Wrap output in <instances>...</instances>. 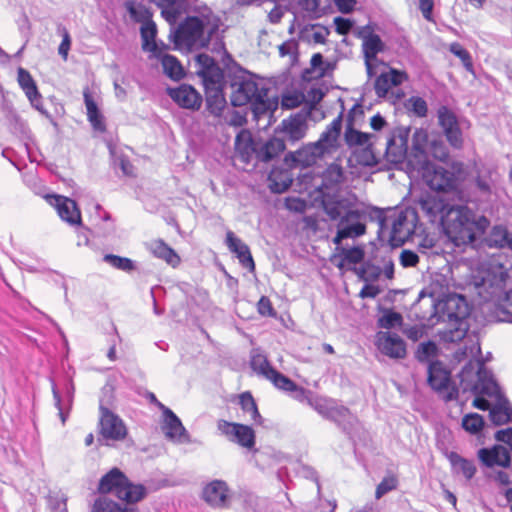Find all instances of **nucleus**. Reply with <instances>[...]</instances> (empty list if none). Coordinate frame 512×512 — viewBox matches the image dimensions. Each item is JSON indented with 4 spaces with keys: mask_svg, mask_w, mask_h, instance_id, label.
<instances>
[{
    "mask_svg": "<svg viewBox=\"0 0 512 512\" xmlns=\"http://www.w3.org/2000/svg\"><path fill=\"white\" fill-rule=\"evenodd\" d=\"M460 384H497L496 379L480 360H470L459 373Z\"/></svg>",
    "mask_w": 512,
    "mask_h": 512,
    "instance_id": "obj_15",
    "label": "nucleus"
},
{
    "mask_svg": "<svg viewBox=\"0 0 512 512\" xmlns=\"http://www.w3.org/2000/svg\"><path fill=\"white\" fill-rule=\"evenodd\" d=\"M297 50V43L294 40L284 42L279 46V54L281 57L293 56Z\"/></svg>",
    "mask_w": 512,
    "mask_h": 512,
    "instance_id": "obj_64",
    "label": "nucleus"
},
{
    "mask_svg": "<svg viewBox=\"0 0 512 512\" xmlns=\"http://www.w3.org/2000/svg\"><path fill=\"white\" fill-rule=\"evenodd\" d=\"M169 96L180 107L185 109H199L202 103L200 94L192 86L186 84L169 89Z\"/></svg>",
    "mask_w": 512,
    "mask_h": 512,
    "instance_id": "obj_22",
    "label": "nucleus"
},
{
    "mask_svg": "<svg viewBox=\"0 0 512 512\" xmlns=\"http://www.w3.org/2000/svg\"><path fill=\"white\" fill-rule=\"evenodd\" d=\"M51 198H53L54 202L52 204L56 207L58 215L62 220L71 225L81 222V214L74 200L58 195H54Z\"/></svg>",
    "mask_w": 512,
    "mask_h": 512,
    "instance_id": "obj_29",
    "label": "nucleus"
},
{
    "mask_svg": "<svg viewBox=\"0 0 512 512\" xmlns=\"http://www.w3.org/2000/svg\"><path fill=\"white\" fill-rule=\"evenodd\" d=\"M151 251L156 257L165 260L173 267L180 263L179 256L162 240L154 241L151 244Z\"/></svg>",
    "mask_w": 512,
    "mask_h": 512,
    "instance_id": "obj_45",
    "label": "nucleus"
},
{
    "mask_svg": "<svg viewBox=\"0 0 512 512\" xmlns=\"http://www.w3.org/2000/svg\"><path fill=\"white\" fill-rule=\"evenodd\" d=\"M18 83L32 106L40 110L41 95L38 92L36 83L30 73L21 67L18 69Z\"/></svg>",
    "mask_w": 512,
    "mask_h": 512,
    "instance_id": "obj_34",
    "label": "nucleus"
},
{
    "mask_svg": "<svg viewBox=\"0 0 512 512\" xmlns=\"http://www.w3.org/2000/svg\"><path fill=\"white\" fill-rule=\"evenodd\" d=\"M379 228L381 231L391 226L390 237L394 242H405L414 232L419 221L417 211L411 207L401 210L393 216L380 217Z\"/></svg>",
    "mask_w": 512,
    "mask_h": 512,
    "instance_id": "obj_7",
    "label": "nucleus"
},
{
    "mask_svg": "<svg viewBox=\"0 0 512 512\" xmlns=\"http://www.w3.org/2000/svg\"><path fill=\"white\" fill-rule=\"evenodd\" d=\"M402 320L401 314L393 311H387L379 318L378 324L381 328L390 329L401 325Z\"/></svg>",
    "mask_w": 512,
    "mask_h": 512,
    "instance_id": "obj_56",
    "label": "nucleus"
},
{
    "mask_svg": "<svg viewBox=\"0 0 512 512\" xmlns=\"http://www.w3.org/2000/svg\"><path fill=\"white\" fill-rule=\"evenodd\" d=\"M281 127L285 138L294 144L303 139L307 133V117L303 114H296L288 119H284Z\"/></svg>",
    "mask_w": 512,
    "mask_h": 512,
    "instance_id": "obj_25",
    "label": "nucleus"
},
{
    "mask_svg": "<svg viewBox=\"0 0 512 512\" xmlns=\"http://www.w3.org/2000/svg\"><path fill=\"white\" fill-rule=\"evenodd\" d=\"M399 262L404 268L415 267L419 262V255L415 251L404 249L400 253Z\"/></svg>",
    "mask_w": 512,
    "mask_h": 512,
    "instance_id": "obj_60",
    "label": "nucleus"
},
{
    "mask_svg": "<svg viewBox=\"0 0 512 512\" xmlns=\"http://www.w3.org/2000/svg\"><path fill=\"white\" fill-rule=\"evenodd\" d=\"M423 154L426 159L431 155L433 158L445 162L449 158V150L446 144L439 137L430 138L427 133V144L423 147Z\"/></svg>",
    "mask_w": 512,
    "mask_h": 512,
    "instance_id": "obj_39",
    "label": "nucleus"
},
{
    "mask_svg": "<svg viewBox=\"0 0 512 512\" xmlns=\"http://www.w3.org/2000/svg\"><path fill=\"white\" fill-rule=\"evenodd\" d=\"M431 304L434 307V316L438 321L447 323L441 332L445 342H459L465 338L468 331L467 317L470 308L464 296L449 291L448 279L436 275L430 285Z\"/></svg>",
    "mask_w": 512,
    "mask_h": 512,
    "instance_id": "obj_2",
    "label": "nucleus"
},
{
    "mask_svg": "<svg viewBox=\"0 0 512 512\" xmlns=\"http://www.w3.org/2000/svg\"><path fill=\"white\" fill-rule=\"evenodd\" d=\"M360 37L363 41L362 51L364 54L367 75L369 78H372L376 74L374 69L377 62V54L384 51L385 44L379 35L372 32H361Z\"/></svg>",
    "mask_w": 512,
    "mask_h": 512,
    "instance_id": "obj_16",
    "label": "nucleus"
},
{
    "mask_svg": "<svg viewBox=\"0 0 512 512\" xmlns=\"http://www.w3.org/2000/svg\"><path fill=\"white\" fill-rule=\"evenodd\" d=\"M446 457L449 460V462L452 466V469L456 473L463 474V476L467 480H470L474 477V475L477 471V468H476L473 460L466 459V458L460 456L455 451H450V452L446 453Z\"/></svg>",
    "mask_w": 512,
    "mask_h": 512,
    "instance_id": "obj_35",
    "label": "nucleus"
},
{
    "mask_svg": "<svg viewBox=\"0 0 512 512\" xmlns=\"http://www.w3.org/2000/svg\"><path fill=\"white\" fill-rule=\"evenodd\" d=\"M437 396L448 403L453 400H457L459 396V386H430Z\"/></svg>",
    "mask_w": 512,
    "mask_h": 512,
    "instance_id": "obj_54",
    "label": "nucleus"
},
{
    "mask_svg": "<svg viewBox=\"0 0 512 512\" xmlns=\"http://www.w3.org/2000/svg\"><path fill=\"white\" fill-rule=\"evenodd\" d=\"M99 437L98 442L103 440L121 441L127 435V428L123 420L100 401Z\"/></svg>",
    "mask_w": 512,
    "mask_h": 512,
    "instance_id": "obj_9",
    "label": "nucleus"
},
{
    "mask_svg": "<svg viewBox=\"0 0 512 512\" xmlns=\"http://www.w3.org/2000/svg\"><path fill=\"white\" fill-rule=\"evenodd\" d=\"M213 85L215 86L213 88L207 87L206 104L208 110L218 116L224 109L226 100L220 85L216 82H213Z\"/></svg>",
    "mask_w": 512,
    "mask_h": 512,
    "instance_id": "obj_40",
    "label": "nucleus"
},
{
    "mask_svg": "<svg viewBox=\"0 0 512 512\" xmlns=\"http://www.w3.org/2000/svg\"><path fill=\"white\" fill-rule=\"evenodd\" d=\"M126 474L119 468H112L109 472L104 474L99 480L97 491L102 495L114 493L118 496V491L121 490L124 481H126Z\"/></svg>",
    "mask_w": 512,
    "mask_h": 512,
    "instance_id": "obj_30",
    "label": "nucleus"
},
{
    "mask_svg": "<svg viewBox=\"0 0 512 512\" xmlns=\"http://www.w3.org/2000/svg\"><path fill=\"white\" fill-rule=\"evenodd\" d=\"M428 384H451L450 370L440 361H429Z\"/></svg>",
    "mask_w": 512,
    "mask_h": 512,
    "instance_id": "obj_41",
    "label": "nucleus"
},
{
    "mask_svg": "<svg viewBox=\"0 0 512 512\" xmlns=\"http://www.w3.org/2000/svg\"><path fill=\"white\" fill-rule=\"evenodd\" d=\"M285 149V142L283 139L273 137L266 142L259 139L257 160L262 162H269L278 157Z\"/></svg>",
    "mask_w": 512,
    "mask_h": 512,
    "instance_id": "obj_33",
    "label": "nucleus"
},
{
    "mask_svg": "<svg viewBox=\"0 0 512 512\" xmlns=\"http://www.w3.org/2000/svg\"><path fill=\"white\" fill-rule=\"evenodd\" d=\"M341 254L343 255L344 261L350 264H358L362 262L364 258V251L360 247H353L349 249L342 248Z\"/></svg>",
    "mask_w": 512,
    "mask_h": 512,
    "instance_id": "obj_59",
    "label": "nucleus"
},
{
    "mask_svg": "<svg viewBox=\"0 0 512 512\" xmlns=\"http://www.w3.org/2000/svg\"><path fill=\"white\" fill-rule=\"evenodd\" d=\"M487 244L489 247L512 251V234L505 226H494L487 237Z\"/></svg>",
    "mask_w": 512,
    "mask_h": 512,
    "instance_id": "obj_37",
    "label": "nucleus"
},
{
    "mask_svg": "<svg viewBox=\"0 0 512 512\" xmlns=\"http://www.w3.org/2000/svg\"><path fill=\"white\" fill-rule=\"evenodd\" d=\"M376 136L371 133H364L353 128L352 124L347 125L344 132L345 143L350 147H364L365 160H361V163L365 165H373L376 163L375 156L373 155V146Z\"/></svg>",
    "mask_w": 512,
    "mask_h": 512,
    "instance_id": "obj_13",
    "label": "nucleus"
},
{
    "mask_svg": "<svg viewBox=\"0 0 512 512\" xmlns=\"http://www.w3.org/2000/svg\"><path fill=\"white\" fill-rule=\"evenodd\" d=\"M329 421L333 422L349 439L353 438L359 426L357 416L342 404L334 411L333 418H330Z\"/></svg>",
    "mask_w": 512,
    "mask_h": 512,
    "instance_id": "obj_23",
    "label": "nucleus"
},
{
    "mask_svg": "<svg viewBox=\"0 0 512 512\" xmlns=\"http://www.w3.org/2000/svg\"><path fill=\"white\" fill-rule=\"evenodd\" d=\"M406 108L418 117H426L428 113L427 102L419 96H412L406 102Z\"/></svg>",
    "mask_w": 512,
    "mask_h": 512,
    "instance_id": "obj_53",
    "label": "nucleus"
},
{
    "mask_svg": "<svg viewBox=\"0 0 512 512\" xmlns=\"http://www.w3.org/2000/svg\"><path fill=\"white\" fill-rule=\"evenodd\" d=\"M341 128L342 116L339 115L326 127L320 138L313 142L309 149H314L317 151L316 153L323 155L337 149Z\"/></svg>",
    "mask_w": 512,
    "mask_h": 512,
    "instance_id": "obj_18",
    "label": "nucleus"
},
{
    "mask_svg": "<svg viewBox=\"0 0 512 512\" xmlns=\"http://www.w3.org/2000/svg\"><path fill=\"white\" fill-rule=\"evenodd\" d=\"M323 206L332 220L341 219L349 211L345 200H333L326 195H323Z\"/></svg>",
    "mask_w": 512,
    "mask_h": 512,
    "instance_id": "obj_47",
    "label": "nucleus"
},
{
    "mask_svg": "<svg viewBox=\"0 0 512 512\" xmlns=\"http://www.w3.org/2000/svg\"><path fill=\"white\" fill-rule=\"evenodd\" d=\"M258 312L262 316H274L275 311L273 309L270 299L266 296H262L257 303Z\"/></svg>",
    "mask_w": 512,
    "mask_h": 512,
    "instance_id": "obj_61",
    "label": "nucleus"
},
{
    "mask_svg": "<svg viewBox=\"0 0 512 512\" xmlns=\"http://www.w3.org/2000/svg\"><path fill=\"white\" fill-rule=\"evenodd\" d=\"M159 58L161 59L163 71L168 77L174 80H180L184 77V69L176 57L169 54L163 55L162 52Z\"/></svg>",
    "mask_w": 512,
    "mask_h": 512,
    "instance_id": "obj_44",
    "label": "nucleus"
},
{
    "mask_svg": "<svg viewBox=\"0 0 512 512\" xmlns=\"http://www.w3.org/2000/svg\"><path fill=\"white\" fill-rule=\"evenodd\" d=\"M468 391L481 394L486 399H494L495 403L501 402V398H507L502 386H464L463 393Z\"/></svg>",
    "mask_w": 512,
    "mask_h": 512,
    "instance_id": "obj_48",
    "label": "nucleus"
},
{
    "mask_svg": "<svg viewBox=\"0 0 512 512\" xmlns=\"http://www.w3.org/2000/svg\"><path fill=\"white\" fill-rule=\"evenodd\" d=\"M478 458L488 468L494 466L508 468L511 465V456L508 449L500 444H495L491 448L479 449Z\"/></svg>",
    "mask_w": 512,
    "mask_h": 512,
    "instance_id": "obj_20",
    "label": "nucleus"
},
{
    "mask_svg": "<svg viewBox=\"0 0 512 512\" xmlns=\"http://www.w3.org/2000/svg\"><path fill=\"white\" fill-rule=\"evenodd\" d=\"M408 80V75L404 71L390 68L387 72H382L375 80L374 89L379 98H385L391 88L401 85Z\"/></svg>",
    "mask_w": 512,
    "mask_h": 512,
    "instance_id": "obj_21",
    "label": "nucleus"
},
{
    "mask_svg": "<svg viewBox=\"0 0 512 512\" xmlns=\"http://www.w3.org/2000/svg\"><path fill=\"white\" fill-rule=\"evenodd\" d=\"M438 125L449 145L456 150L464 147V137L456 114L447 106L437 110Z\"/></svg>",
    "mask_w": 512,
    "mask_h": 512,
    "instance_id": "obj_10",
    "label": "nucleus"
},
{
    "mask_svg": "<svg viewBox=\"0 0 512 512\" xmlns=\"http://www.w3.org/2000/svg\"><path fill=\"white\" fill-rule=\"evenodd\" d=\"M288 397L312 407L319 415L328 420L333 418L334 411L341 405L337 400L320 396L305 389L304 386H276Z\"/></svg>",
    "mask_w": 512,
    "mask_h": 512,
    "instance_id": "obj_6",
    "label": "nucleus"
},
{
    "mask_svg": "<svg viewBox=\"0 0 512 512\" xmlns=\"http://www.w3.org/2000/svg\"><path fill=\"white\" fill-rule=\"evenodd\" d=\"M156 25L153 21L147 22L141 26L142 48L144 51L151 52L154 57H160L166 46L159 45L156 38Z\"/></svg>",
    "mask_w": 512,
    "mask_h": 512,
    "instance_id": "obj_32",
    "label": "nucleus"
},
{
    "mask_svg": "<svg viewBox=\"0 0 512 512\" xmlns=\"http://www.w3.org/2000/svg\"><path fill=\"white\" fill-rule=\"evenodd\" d=\"M449 51L461 60L466 71L474 74V66L471 54L460 43H451L449 45Z\"/></svg>",
    "mask_w": 512,
    "mask_h": 512,
    "instance_id": "obj_51",
    "label": "nucleus"
},
{
    "mask_svg": "<svg viewBox=\"0 0 512 512\" xmlns=\"http://www.w3.org/2000/svg\"><path fill=\"white\" fill-rule=\"evenodd\" d=\"M91 512H140L135 506L124 505L116 502L106 496H100L95 499Z\"/></svg>",
    "mask_w": 512,
    "mask_h": 512,
    "instance_id": "obj_36",
    "label": "nucleus"
},
{
    "mask_svg": "<svg viewBox=\"0 0 512 512\" xmlns=\"http://www.w3.org/2000/svg\"><path fill=\"white\" fill-rule=\"evenodd\" d=\"M202 499L212 508H229L231 504L230 489L224 480H213L202 490Z\"/></svg>",
    "mask_w": 512,
    "mask_h": 512,
    "instance_id": "obj_12",
    "label": "nucleus"
},
{
    "mask_svg": "<svg viewBox=\"0 0 512 512\" xmlns=\"http://www.w3.org/2000/svg\"><path fill=\"white\" fill-rule=\"evenodd\" d=\"M125 8L130 15V18L135 21L145 24L152 21V13L150 10L141 2L135 0H129L125 2Z\"/></svg>",
    "mask_w": 512,
    "mask_h": 512,
    "instance_id": "obj_43",
    "label": "nucleus"
},
{
    "mask_svg": "<svg viewBox=\"0 0 512 512\" xmlns=\"http://www.w3.org/2000/svg\"><path fill=\"white\" fill-rule=\"evenodd\" d=\"M413 210L417 217H424L430 223H437L447 237L456 245H466L474 239L475 223L470 210L465 206H450L434 193H422L415 201Z\"/></svg>",
    "mask_w": 512,
    "mask_h": 512,
    "instance_id": "obj_1",
    "label": "nucleus"
},
{
    "mask_svg": "<svg viewBox=\"0 0 512 512\" xmlns=\"http://www.w3.org/2000/svg\"><path fill=\"white\" fill-rule=\"evenodd\" d=\"M84 102L87 110V117L95 130L104 131L105 124L103 116L98 110L97 104L93 100L88 90L84 91Z\"/></svg>",
    "mask_w": 512,
    "mask_h": 512,
    "instance_id": "obj_42",
    "label": "nucleus"
},
{
    "mask_svg": "<svg viewBox=\"0 0 512 512\" xmlns=\"http://www.w3.org/2000/svg\"><path fill=\"white\" fill-rule=\"evenodd\" d=\"M360 214L358 211H348L339 221L338 230L333 242L339 246L343 239L355 238L363 235L366 227L359 221Z\"/></svg>",
    "mask_w": 512,
    "mask_h": 512,
    "instance_id": "obj_17",
    "label": "nucleus"
},
{
    "mask_svg": "<svg viewBox=\"0 0 512 512\" xmlns=\"http://www.w3.org/2000/svg\"><path fill=\"white\" fill-rule=\"evenodd\" d=\"M343 177V172L341 167L338 165H330L323 175V180L326 188H328L331 185L338 184L341 182Z\"/></svg>",
    "mask_w": 512,
    "mask_h": 512,
    "instance_id": "obj_55",
    "label": "nucleus"
},
{
    "mask_svg": "<svg viewBox=\"0 0 512 512\" xmlns=\"http://www.w3.org/2000/svg\"><path fill=\"white\" fill-rule=\"evenodd\" d=\"M380 351L391 358H403L406 354L404 340L397 334L381 333L378 337Z\"/></svg>",
    "mask_w": 512,
    "mask_h": 512,
    "instance_id": "obj_27",
    "label": "nucleus"
},
{
    "mask_svg": "<svg viewBox=\"0 0 512 512\" xmlns=\"http://www.w3.org/2000/svg\"><path fill=\"white\" fill-rule=\"evenodd\" d=\"M218 430L231 442L237 443L238 445L247 449H252L256 443L255 432L251 426L229 422L226 420H219L217 423Z\"/></svg>",
    "mask_w": 512,
    "mask_h": 512,
    "instance_id": "obj_11",
    "label": "nucleus"
},
{
    "mask_svg": "<svg viewBox=\"0 0 512 512\" xmlns=\"http://www.w3.org/2000/svg\"><path fill=\"white\" fill-rule=\"evenodd\" d=\"M147 488L143 484H135L126 477L122 488L118 491L117 498L123 501L124 505L136 504L147 496Z\"/></svg>",
    "mask_w": 512,
    "mask_h": 512,
    "instance_id": "obj_31",
    "label": "nucleus"
},
{
    "mask_svg": "<svg viewBox=\"0 0 512 512\" xmlns=\"http://www.w3.org/2000/svg\"><path fill=\"white\" fill-rule=\"evenodd\" d=\"M484 425V418L478 413H469L462 418V428L473 435L481 432Z\"/></svg>",
    "mask_w": 512,
    "mask_h": 512,
    "instance_id": "obj_50",
    "label": "nucleus"
},
{
    "mask_svg": "<svg viewBox=\"0 0 512 512\" xmlns=\"http://www.w3.org/2000/svg\"><path fill=\"white\" fill-rule=\"evenodd\" d=\"M417 253L427 257L439 255L438 247L432 238L425 237L417 244Z\"/></svg>",
    "mask_w": 512,
    "mask_h": 512,
    "instance_id": "obj_57",
    "label": "nucleus"
},
{
    "mask_svg": "<svg viewBox=\"0 0 512 512\" xmlns=\"http://www.w3.org/2000/svg\"><path fill=\"white\" fill-rule=\"evenodd\" d=\"M410 127H396L386 137L384 158L391 164H401L408 156Z\"/></svg>",
    "mask_w": 512,
    "mask_h": 512,
    "instance_id": "obj_8",
    "label": "nucleus"
},
{
    "mask_svg": "<svg viewBox=\"0 0 512 512\" xmlns=\"http://www.w3.org/2000/svg\"><path fill=\"white\" fill-rule=\"evenodd\" d=\"M54 406L58 410V415L65 425L69 418L75 396V386H52Z\"/></svg>",
    "mask_w": 512,
    "mask_h": 512,
    "instance_id": "obj_19",
    "label": "nucleus"
},
{
    "mask_svg": "<svg viewBox=\"0 0 512 512\" xmlns=\"http://www.w3.org/2000/svg\"><path fill=\"white\" fill-rule=\"evenodd\" d=\"M61 35H62V41L59 45L58 52L63 57V59L66 60L67 56H68V52L71 47V38H70L69 32L65 28H62Z\"/></svg>",
    "mask_w": 512,
    "mask_h": 512,
    "instance_id": "obj_62",
    "label": "nucleus"
},
{
    "mask_svg": "<svg viewBox=\"0 0 512 512\" xmlns=\"http://www.w3.org/2000/svg\"><path fill=\"white\" fill-rule=\"evenodd\" d=\"M103 260L118 270L129 272L134 269L133 261L126 257H121L114 254H106L103 257Z\"/></svg>",
    "mask_w": 512,
    "mask_h": 512,
    "instance_id": "obj_52",
    "label": "nucleus"
},
{
    "mask_svg": "<svg viewBox=\"0 0 512 512\" xmlns=\"http://www.w3.org/2000/svg\"><path fill=\"white\" fill-rule=\"evenodd\" d=\"M509 400L501 398V402L495 403L489 411V419L494 426H501L509 423Z\"/></svg>",
    "mask_w": 512,
    "mask_h": 512,
    "instance_id": "obj_46",
    "label": "nucleus"
},
{
    "mask_svg": "<svg viewBox=\"0 0 512 512\" xmlns=\"http://www.w3.org/2000/svg\"><path fill=\"white\" fill-rule=\"evenodd\" d=\"M427 144V129L417 128L412 135V147L410 151V163L421 174L425 183L435 191L449 192L456 188L457 178L455 174L442 167L433 164L423 154V147Z\"/></svg>",
    "mask_w": 512,
    "mask_h": 512,
    "instance_id": "obj_3",
    "label": "nucleus"
},
{
    "mask_svg": "<svg viewBox=\"0 0 512 512\" xmlns=\"http://www.w3.org/2000/svg\"><path fill=\"white\" fill-rule=\"evenodd\" d=\"M158 7L162 9L163 17L170 23L174 24L179 19L184 8L185 0H152Z\"/></svg>",
    "mask_w": 512,
    "mask_h": 512,
    "instance_id": "obj_38",
    "label": "nucleus"
},
{
    "mask_svg": "<svg viewBox=\"0 0 512 512\" xmlns=\"http://www.w3.org/2000/svg\"><path fill=\"white\" fill-rule=\"evenodd\" d=\"M269 89L253 80L235 81L231 84V104L241 107L251 105L256 118L270 114L278 107L277 99L268 97Z\"/></svg>",
    "mask_w": 512,
    "mask_h": 512,
    "instance_id": "obj_5",
    "label": "nucleus"
},
{
    "mask_svg": "<svg viewBox=\"0 0 512 512\" xmlns=\"http://www.w3.org/2000/svg\"><path fill=\"white\" fill-rule=\"evenodd\" d=\"M437 346L434 342L421 343L417 350V357L420 361H429L437 354Z\"/></svg>",
    "mask_w": 512,
    "mask_h": 512,
    "instance_id": "obj_58",
    "label": "nucleus"
},
{
    "mask_svg": "<svg viewBox=\"0 0 512 512\" xmlns=\"http://www.w3.org/2000/svg\"><path fill=\"white\" fill-rule=\"evenodd\" d=\"M163 424L161 426L166 438L178 443H191V436L183 426L180 418L168 407L161 405Z\"/></svg>",
    "mask_w": 512,
    "mask_h": 512,
    "instance_id": "obj_14",
    "label": "nucleus"
},
{
    "mask_svg": "<svg viewBox=\"0 0 512 512\" xmlns=\"http://www.w3.org/2000/svg\"><path fill=\"white\" fill-rule=\"evenodd\" d=\"M225 244L229 251L236 255L243 267L250 271L254 270L255 264L249 247L231 230L226 232Z\"/></svg>",
    "mask_w": 512,
    "mask_h": 512,
    "instance_id": "obj_24",
    "label": "nucleus"
},
{
    "mask_svg": "<svg viewBox=\"0 0 512 512\" xmlns=\"http://www.w3.org/2000/svg\"><path fill=\"white\" fill-rule=\"evenodd\" d=\"M312 146V143L305 145L303 148L297 150L294 154V161L304 167L313 165L316 160L323 156V154L316 153L314 149H308Z\"/></svg>",
    "mask_w": 512,
    "mask_h": 512,
    "instance_id": "obj_49",
    "label": "nucleus"
},
{
    "mask_svg": "<svg viewBox=\"0 0 512 512\" xmlns=\"http://www.w3.org/2000/svg\"><path fill=\"white\" fill-rule=\"evenodd\" d=\"M251 367L259 375L263 376L266 380L277 384L279 381L282 384H294L290 379L277 372L268 362L267 358L260 353H255L251 356Z\"/></svg>",
    "mask_w": 512,
    "mask_h": 512,
    "instance_id": "obj_26",
    "label": "nucleus"
},
{
    "mask_svg": "<svg viewBox=\"0 0 512 512\" xmlns=\"http://www.w3.org/2000/svg\"><path fill=\"white\" fill-rule=\"evenodd\" d=\"M494 437L496 441L507 444L512 451V427L496 431Z\"/></svg>",
    "mask_w": 512,
    "mask_h": 512,
    "instance_id": "obj_63",
    "label": "nucleus"
},
{
    "mask_svg": "<svg viewBox=\"0 0 512 512\" xmlns=\"http://www.w3.org/2000/svg\"><path fill=\"white\" fill-rule=\"evenodd\" d=\"M218 22L210 9H205L199 16H188L173 34L176 47L192 50L206 46L218 29Z\"/></svg>",
    "mask_w": 512,
    "mask_h": 512,
    "instance_id": "obj_4",
    "label": "nucleus"
},
{
    "mask_svg": "<svg viewBox=\"0 0 512 512\" xmlns=\"http://www.w3.org/2000/svg\"><path fill=\"white\" fill-rule=\"evenodd\" d=\"M258 143L259 140L253 139L250 131L246 129L241 130L237 134L235 149L244 163H249L253 157L257 159Z\"/></svg>",
    "mask_w": 512,
    "mask_h": 512,
    "instance_id": "obj_28",
    "label": "nucleus"
}]
</instances>
